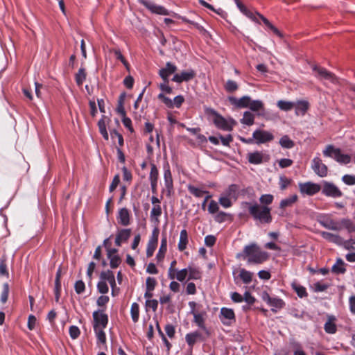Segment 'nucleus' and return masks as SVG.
I'll list each match as a JSON object with an SVG mask.
<instances>
[{
	"label": "nucleus",
	"mask_w": 355,
	"mask_h": 355,
	"mask_svg": "<svg viewBox=\"0 0 355 355\" xmlns=\"http://www.w3.org/2000/svg\"><path fill=\"white\" fill-rule=\"evenodd\" d=\"M236 257L237 258L246 259L248 263L254 264L262 263L268 258V253L261 251L255 243L245 246L243 252L238 254Z\"/></svg>",
	"instance_id": "nucleus-1"
},
{
	"label": "nucleus",
	"mask_w": 355,
	"mask_h": 355,
	"mask_svg": "<svg viewBox=\"0 0 355 355\" xmlns=\"http://www.w3.org/2000/svg\"><path fill=\"white\" fill-rule=\"evenodd\" d=\"M243 206H248L249 213L255 220H258L261 223H270L272 216L270 214V208L267 206H261L257 202L250 203L244 202Z\"/></svg>",
	"instance_id": "nucleus-2"
},
{
	"label": "nucleus",
	"mask_w": 355,
	"mask_h": 355,
	"mask_svg": "<svg viewBox=\"0 0 355 355\" xmlns=\"http://www.w3.org/2000/svg\"><path fill=\"white\" fill-rule=\"evenodd\" d=\"M206 113L212 116L213 123L220 130L225 131H231L234 125L236 124L233 119L227 120L225 119L211 108H207Z\"/></svg>",
	"instance_id": "nucleus-3"
},
{
	"label": "nucleus",
	"mask_w": 355,
	"mask_h": 355,
	"mask_svg": "<svg viewBox=\"0 0 355 355\" xmlns=\"http://www.w3.org/2000/svg\"><path fill=\"white\" fill-rule=\"evenodd\" d=\"M324 156L333 158L340 164H347L351 162L352 157L348 154L343 153L341 150L333 145H328L323 150Z\"/></svg>",
	"instance_id": "nucleus-4"
},
{
	"label": "nucleus",
	"mask_w": 355,
	"mask_h": 355,
	"mask_svg": "<svg viewBox=\"0 0 355 355\" xmlns=\"http://www.w3.org/2000/svg\"><path fill=\"white\" fill-rule=\"evenodd\" d=\"M312 70L314 72V76L320 80L329 81L333 84L338 83L337 77L324 67L313 65Z\"/></svg>",
	"instance_id": "nucleus-5"
},
{
	"label": "nucleus",
	"mask_w": 355,
	"mask_h": 355,
	"mask_svg": "<svg viewBox=\"0 0 355 355\" xmlns=\"http://www.w3.org/2000/svg\"><path fill=\"white\" fill-rule=\"evenodd\" d=\"M94 330L104 329L108 323V316L103 309L95 311L92 313Z\"/></svg>",
	"instance_id": "nucleus-6"
},
{
	"label": "nucleus",
	"mask_w": 355,
	"mask_h": 355,
	"mask_svg": "<svg viewBox=\"0 0 355 355\" xmlns=\"http://www.w3.org/2000/svg\"><path fill=\"white\" fill-rule=\"evenodd\" d=\"M322 193L327 197L340 198L343 196L342 191L334 183L327 181L322 182Z\"/></svg>",
	"instance_id": "nucleus-7"
},
{
	"label": "nucleus",
	"mask_w": 355,
	"mask_h": 355,
	"mask_svg": "<svg viewBox=\"0 0 355 355\" xmlns=\"http://www.w3.org/2000/svg\"><path fill=\"white\" fill-rule=\"evenodd\" d=\"M252 137L257 144H265L274 139L272 132L264 130L257 129L252 133Z\"/></svg>",
	"instance_id": "nucleus-8"
},
{
	"label": "nucleus",
	"mask_w": 355,
	"mask_h": 355,
	"mask_svg": "<svg viewBox=\"0 0 355 355\" xmlns=\"http://www.w3.org/2000/svg\"><path fill=\"white\" fill-rule=\"evenodd\" d=\"M164 180L165 188L163 191L166 192L168 196H170L173 189V182L168 164L164 166Z\"/></svg>",
	"instance_id": "nucleus-9"
},
{
	"label": "nucleus",
	"mask_w": 355,
	"mask_h": 355,
	"mask_svg": "<svg viewBox=\"0 0 355 355\" xmlns=\"http://www.w3.org/2000/svg\"><path fill=\"white\" fill-rule=\"evenodd\" d=\"M311 168L318 176L321 178H324L327 175V166L322 163V159L318 157H315L313 159Z\"/></svg>",
	"instance_id": "nucleus-10"
},
{
	"label": "nucleus",
	"mask_w": 355,
	"mask_h": 355,
	"mask_svg": "<svg viewBox=\"0 0 355 355\" xmlns=\"http://www.w3.org/2000/svg\"><path fill=\"white\" fill-rule=\"evenodd\" d=\"M220 320L225 325L230 326L235 322V314L233 309L226 307H223L220 309Z\"/></svg>",
	"instance_id": "nucleus-11"
},
{
	"label": "nucleus",
	"mask_w": 355,
	"mask_h": 355,
	"mask_svg": "<svg viewBox=\"0 0 355 355\" xmlns=\"http://www.w3.org/2000/svg\"><path fill=\"white\" fill-rule=\"evenodd\" d=\"M138 1L153 13L162 15H169L168 11L162 6L157 5L148 0H138Z\"/></svg>",
	"instance_id": "nucleus-12"
},
{
	"label": "nucleus",
	"mask_w": 355,
	"mask_h": 355,
	"mask_svg": "<svg viewBox=\"0 0 355 355\" xmlns=\"http://www.w3.org/2000/svg\"><path fill=\"white\" fill-rule=\"evenodd\" d=\"M299 189L302 194L313 196L319 192L321 189V187L316 183L307 182L304 183H300Z\"/></svg>",
	"instance_id": "nucleus-13"
},
{
	"label": "nucleus",
	"mask_w": 355,
	"mask_h": 355,
	"mask_svg": "<svg viewBox=\"0 0 355 355\" xmlns=\"http://www.w3.org/2000/svg\"><path fill=\"white\" fill-rule=\"evenodd\" d=\"M319 223L324 227L334 231H340L341 225L340 220L339 222L335 221L329 217H322L319 220Z\"/></svg>",
	"instance_id": "nucleus-14"
},
{
	"label": "nucleus",
	"mask_w": 355,
	"mask_h": 355,
	"mask_svg": "<svg viewBox=\"0 0 355 355\" xmlns=\"http://www.w3.org/2000/svg\"><path fill=\"white\" fill-rule=\"evenodd\" d=\"M229 102L239 108L249 107L251 98L248 96H244L240 98L234 96L228 97Z\"/></svg>",
	"instance_id": "nucleus-15"
},
{
	"label": "nucleus",
	"mask_w": 355,
	"mask_h": 355,
	"mask_svg": "<svg viewBox=\"0 0 355 355\" xmlns=\"http://www.w3.org/2000/svg\"><path fill=\"white\" fill-rule=\"evenodd\" d=\"M195 76V72L191 70H187L184 71H182L180 73H176L174 75L173 78H172V80L180 83L183 81H189L191 79H193Z\"/></svg>",
	"instance_id": "nucleus-16"
},
{
	"label": "nucleus",
	"mask_w": 355,
	"mask_h": 355,
	"mask_svg": "<svg viewBox=\"0 0 355 355\" xmlns=\"http://www.w3.org/2000/svg\"><path fill=\"white\" fill-rule=\"evenodd\" d=\"M117 221L123 226H128L130 223V211L126 208H121L119 210Z\"/></svg>",
	"instance_id": "nucleus-17"
},
{
	"label": "nucleus",
	"mask_w": 355,
	"mask_h": 355,
	"mask_svg": "<svg viewBox=\"0 0 355 355\" xmlns=\"http://www.w3.org/2000/svg\"><path fill=\"white\" fill-rule=\"evenodd\" d=\"M131 235L130 229H121L118 231L116 239L115 244L117 246H121L122 243L125 242L128 240Z\"/></svg>",
	"instance_id": "nucleus-18"
},
{
	"label": "nucleus",
	"mask_w": 355,
	"mask_h": 355,
	"mask_svg": "<svg viewBox=\"0 0 355 355\" xmlns=\"http://www.w3.org/2000/svg\"><path fill=\"white\" fill-rule=\"evenodd\" d=\"M177 70L176 66L171 64V62H167L166 67L159 70V74L161 78L165 82H168V78L170 75L175 73Z\"/></svg>",
	"instance_id": "nucleus-19"
},
{
	"label": "nucleus",
	"mask_w": 355,
	"mask_h": 355,
	"mask_svg": "<svg viewBox=\"0 0 355 355\" xmlns=\"http://www.w3.org/2000/svg\"><path fill=\"white\" fill-rule=\"evenodd\" d=\"M249 108L250 110H252L253 112H257L258 116H263L264 115L265 107H264V103H263L262 101L252 100L251 98Z\"/></svg>",
	"instance_id": "nucleus-20"
},
{
	"label": "nucleus",
	"mask_w": 355,
	"mask_h": 355,
	"mask_svg": "<svg viewBox=\"0 0 355 355\" xmlns=\"http://www.w3.org/2000/svg\"><path fill=\"white\" fill-rule=\"evenodd\" d=\"M321 236L329 242L335 243L338 245L342 243V237L337 234H333L328 232H321Z\"/></svg>",
	"instance_id": "nucleus-21"
},
{
	"label": "nucleus",
	"mask_w": 355,
	"mask_h": 355,
	"mask_svg": "<svg viewBox=\"0 0 355 355\" xmlns=\"http://www.w3.org/2000/svg\"><path fill=\"white\" fill-rule=\"evenodd\" d=\"M237 8L244 15L254 22H258L255 14L248 10L239 0H234Z\"/></svg>",
	"instance_id": "nucleus-22"
},
{
	"label": "nucleus",
	"mask_w": 355,
	"mask_h": 355,
	"mask_svg": "<svg viewBox=\"0 0 355 355\" xmlns=\"http://www.w3.org/2000/svg\"><path fill=\"white\" fill-rule=\"evenodd\" d=\"M309 104L306 101H298L295 102V114L297 116H304L308 110Z\"/></svg>",
	"instance_id": "nucleus-23"
},
{
	"label": "nucleus",
	"mask_w": 355,
	"mask_h": 355,
	"mask_svg": "<svg viewBox=\"0 0 355 355\" xmlns=\"http://www.w3.org/2000/svg\"><path fill=\"white\" fill-rule=\"evenodd\" d=\"M239 187L232 184L228 187L223 192V195L236 201L238 198Z\"/></svg>",
	"instance_id": "nucleus-24"
},
{
	"label": "nucleus",
	"mask_w": 355,
	"mask_h": 355,
	"mask_svg": "<svg viewBox=\"0 0 355 355\" xmlns=\"http://www.w3.org/2000/svg\"><path fill=\"white\" fill-rule=\"evenodd\" d=\"M264 155L261 152L255 151L248 154V162L253 164H260L263 162Z\"/></svg>",
	"instance_id": "nucleus-25"
},
{
	"label": "nucleus",
	"mask_w": 355,
	"mask_h": 355,
	"mask_svg": "<svg viewBox=\"0 0 355 355\" xmlns=\"http://www.w3.org/2000/svg\"><path fill=\"white\" fill-rule=\"evenodd\" d=\"M167 250V238L166 235H163L161 240V245L159 251L156 255V259L158 262L162 261L165 256Z\"/></svg>",
	"instance_id": "nucleus-26"
},
{
	"label": "nucleus",
	"mask_w": 355,
	"mask_h": 355,
	"mask_svg": "<svg viewBox=\"0 0 355 355\" xmlns=\"http://www.w3.org/2000/svg\"><path fill=\"white\" fill-rule=\"evenodd\" d=\"M116 252L117 250L116 249L108 250V258L110 259V267L112 268H117L121 263V259L116 254Z\"/></svg>",
	"instance_id": "nucleus-27"
},
{
	"label": "nucleus",
	"mask_w": 355,
	"mask_h": 355,
	"mask_svg": "<svg viewBox=\"0 0 355 355\" xmlns=\"http://www.w3.org/2000/svg\"><path fill=\"white\" fill-rule=\"evenodd\" d=\"M189 242L188 234L186 230H182L180 232V239L178 245V250L180 251H184L187 246Z\"/></svg>",
	"instance_id": "nucleus-28"
},
{
	"label": "nucleus",
	"mask_w": 355,
	"mask_h": 355,
	"mask_svg": "<svg viewBox=\"0 0 355 355\" xmlns=\"http://www.w3.org/2000/svg\"><path fill=\"white\" fill-rule=\"evenodd\" d=\"M298 199V197L296 194L291 195L283 200H281L279 207L282 209H285L286 207H289L293 206Z\"/></svg>",
	"instance_id": "nucleus-29"
},
{
	"label": "nucleus",
	"mask_w": 355,
	"mask_h": 355,
	"mask_svg": "<svg viewBox=\"0 0 355 355\" xmlns=\"http://www.w3.org/2000/svg\"><path fill=\"white\" fill-rule=\"evenodd\" d=\"M162 211L160 205L153 206L150 211V220L156 224L159 223V216L162 215Z\"/></svg>",
	"instance_id": "nucleus-30"
},
{
	"label": "nucleus",
	"mask_w": 355,
	"mask_h": 355,
	"mask_svg": "<svg viewBox=\"0 0 355 355\" xmlns=\"http://www.w3.org/2000/svg\"><path fill=\"white\" fill-rule=\"evenodd\" d=\"M188 270V279L197 280L201 278V272L200 269L195 266H189Z\"/></svg>",
	"instance_id": "nucleus-31"
},
{
	"label": "nucleus",
	"mask_w": 355,
	"mask_h": 355,
	"mask_svg": "<svg viewBox=\"0 0 355 355\" xmlns=\"http://www.w3.org/2000/svg\"><path fill=\"white\" fill-rule=\"evenodd\" d=\"M268 305L271 306L272 311L277 312V310L283 308V306L285 305V303L280 298L272 297Z\"/></svg>",
	"instance_id": "nucleus-32"
},
{
	"label": "nucleus",
	"mask_w": 355,
	"mask_h": 355,
	"mask_svg": "<svg viewBox=\"0 0 355 355\" xmlns=\"http://www.w3.org/2000/svg\"><path fill=\"white\" fill-rule=\"evenodd\" d=\"M277 105L281 110L288 112L294 108L295 102L279 100L277 101Z\"/></svg>",
	"instance_id": "nucleus-33"
},
{
	"label": "nucleus",
	"mask_w": 355,
	"mask_h": 355,
	"mask_svg": "<svg viewBox=\"0 0 355 355\" xmlns=\"http://www.w3.org/2000/svg\"><path fill=\"white\" fill-rule=\"evenodd\" d=\"M96 336L97 338V344L100 349H102L103 347L105 345L106 343V336L103 331V329L94 330Z\"/></svg>",
	"instance_id": "nucleus-34"
},
{
	"label": "nucleus",
	"mask_w": 355,
	"mask_h": 355,
	"mask_svg": "<svg viewBox=\"0 0 355 355\" xmlns=\"http://www.w3.org/2000/svg\"><path fill=\"white\" fill-rule=\"evenodd\" d=\"M239 275L244 284H248L252 282L253 274L244 268H241L239 270Z\"/></svg>",
	"instance_id": "nucleus-35"
},
{
	"label": "nucleus",
	"mask_w": 355,
	"mask_h": 355,
	"mask_svg": "<svg viewBox=\"0 0 355 355\" xmlns=\"http://www.w3.org/2000/svg\"><path fill=\"white\" fill-rule=\"evenodd\" d=\"M291 286L300 297L302 298V297L307 296L308 294H307L305 287L301 286L297 282H293L291 284Z\"/></svg>",
	"instance_id": "nucleus-36"
},
{
	"label": "nucleus",
	"mask_w": 355,
	"mask_h": 355,
	"mask_svg": "<svg viewBox=\"0 0 355 355\" xmlns=\"http://www.w3.org/2000/svg\"><path fill=\"white\" fill-rule=\"evenodd\" d=\"M254 121V115L250 111H246L243 113V118L241 119V123L247 125H252Z\"/></svg>",
	"instance_id": "nucleus-37"
},
{
	"label": "nucleus",
	"mask_w": 355,
	"mask_h": 355,
	"mask_svg": "<svg viewBox=\"0 0 355 355\" xmlns=\"http://www.w3.org/2000/svg\"><path fill=\"white\" fill-rule=\"evenodd\" d=\"M334 317H329V320L324 324V330L328 334H335L336 331V326L334 322Z\"/></svg>",
	"instance_id": "nucleus-38"
},
{
	"label": "nucleus",
	"mask_w": 355,
	"mask_h": 355,
	"mask_svg": "<svg viewBox=\"0 0 355 355\" xmlns=\"http://www.w3.org/2000/svg\"><path fill=\"white\" fill-rule=\"evenodd\" d=\"M345 263L341 259H338L332 266V271L337 274H343L345 272Z\"/></svg>",
	"instance_id": "nucleus-39"
},
{
	"label": "nucleus",
	"mask_w": 355,
	"mask_h": 355,
	"mask_svg": "<svg viewBox=\"0 0 355 355\" xmlns=\"http://www.w3.org/2000/svg\"><path fill=\"white\" fill-rule=\"evenodd\" d=\"M130 315L134 322H137L139 318V306L137 303L134 302L131 305Z\"/></svg>",
	"instance_id": "nucleus-40"
},
{
	"label": "nucleus",
	"mask_w": 355,
	"mask_h": 355,
	"mask_svg": "<svg viewBox=\"0 0 355 355\" xmlns=\"http://www.w3.org/2000/svg\"><path fill=\"white\" fill-rule=\"evenodd\" d=\"M341 229L343 227L347 230L348 232L352 233L355 231V225L348 218H343L340 220Z\"/></svg>",
	"instance_id": "nucleus-41"
},
{
	"label": "nucleus",
	"mask_w": 355,
	"mask_h": 355,
	"mask_svg": "<svg viewBox=\"0 0 355 355\" xmlns=\"http://www.w3.org/2000/svg\"><path fill=\"white\" fill-rule=\"evenodd\" d=\"M189 191L196 196V198H200L204 193H208V191H204L200 188L196 187L191 184L187 186Z\"/></svg>",
	"instance_id": "nucleus-42"
},
{
	"label": "nucleus",
	"mask_w": 355,
	"mask_h": 355,
	"mask_svg": "<svg viewBox=\"0 0 355 355\" xmlns=\"http://www.w3.org/2000/svg\"><path fill=\"white\" fill-rule=\"evenodd\" d=\"M159 177V171L154 164H150V172L149 175V180L150 182H157Z\"/></svg>",
	"instance_id": "nucleus-43"
},
{
	"label": "nucleus",
	"mask_w": 355,
	"mask_h": 355,
	"mask_svg": "<svg viewBox=\"0 0 355 355\" xmlns=\"http://www.w3.org/2000/svg\"><path fill=\"white\" fill-rule=\"evenodd\" d=\"M279 144L285 148H292L294 146V142L287 136L284 135L281 137Z\"/></svg>",
	"instance_id": "nucleus-44"
},
{
	"label": "nucleus",
	"mask_w": 355,
	"mask_h": 355,
	"mask_svg": "<svg viewBox=\"0 0 355 355\" xmlns=\"http://www.w3.org/2000/svg\"><path fill=\"white\" fill-rule=\"evenodd\" d=\"M233 201L234 200L232 199L227 198L223 194L220 195L218 199V202L220 203V205L225 209L232 207Z\"/></svg>",
	"instance_id": "nucleus-45"
},
{
	"label": "nucleus",
	"mask_w": 355,
	"mask_h": 355,
	"mask_svg": "<svg viewBox=\"0 0 355 355\" xmlns=\"http://www.w3.org/2000/svg\"><path fill=\"white\" fill-rule=\"evenodd\" d=\"M86 79V73L85 69L83 68L79 69L76 75V82L78 85L80 86Z\"/></svg>",
	"instance_id": "nucleus-46"
},
{
	"label": "nucleus",
	"mask_w": 355,
	"mask_h": 355,
	"mask_svg": "<svg viewBox=\"0 0 355 355\" xmlns=\"http://www.w3.org/2000/svg\"><path fill=\"white\" fill-rule=\"evenodd\" d=\"M274 197L271 194H263L261 195L259 198V201L261 204H262L261 206H267L270 205L273 201Z\"/></svg>",
	"instance_id": "nucleus-47"
},
{
	"label": "nucleus",
	"mask_w": 355,
	"mask_h": 355,
	"mask_svg": "<svg viewBox=\"0 0 355 355\" xmlns=\"http://www.w3.org/2000/svg\"><path fill=\"white\" fill-rule=\"evenodd\" d=\"M238 88V84L232 80H228L225 85V89L227 92H234L236 91Z\"/></svg>",
	"instance_id": "nucleus-48"
},
{
	"label": "nucleus",
	"mask_w": 355,
	"mask_h": 355,
	"mask_svg": "<svg viewBox=\"0 0 355 355\" xmlns=\"http://www.w3.org/2000/svg\"><path fill=\"white\" fill-rule=\"evenodd\" d=\"M200 337V334L198 332H193L188 334L186 336V341L189 345H193L197 339Z\"/></svg>",
	"instance_id": "nucleus-49"
},
{
	"label": "nucleus",
	"mask_w": 355,
	"mask_h": 355,
	"mask_svg": "<svg viewBox=\"0 0 355 355\" xmlns=\"http://www.w3.org/2000/svg\"><path fill=\"white\" fill-rule=\"evenodd\" d=\"M188 276L187 268L182 270H177L176 279L179 282H184Z\"/></svg>",
	"instance_id": "nucleus-50"
},
{
	"label": "nucleus",
	"mask_w": 355,
	"mask_h": 355,
	"mask_svg": "<svg viewBox=\"0 0 355 355\" xmlns=\"http://www.w3.org/2000/svg\"><path fill=\"white\" fill-rule=\"evenodd\" d=\"M340 245L343 246L347 250H355V240L349 239L347 241H345L342 238V243H340Z\"/></svg>",
	"instance_id": "nucleus-51"
},
{
	"label": "nucleus",
	"mask_w": 355,
	"mask_h": 355,
	"mask_svg": "<svg viewBox=\"0 0 355 355\" xmlns=\"http://www.w3.org/2000/svg\"><path fill=\"white\" fill-rule=\"evenodd\" d=\"M219 211V206L215 200H211L208 205V211L209 214H214Z\"/></svg>",
	"instance_id": "nucleus-52"
},
{
	"label": "nucleus",
	"mask_w": 355,
	"mask_h": 355,
	"mask_svg": "<svg viewBox=\"0 0 355 355\" xmlns=\"http://www.w3.org/2000/svg\"><path fill=\"white\" fill-rule=\"evenodd\" d=\"M110 135L112 139H117L120 147L123 145V138L121 134L114 130L110 132Z\"/></svg>",
	"instance_id": "nucleus-53"
},
{
	"label": "nucleus",
	"mask_w": 355,
	"mask_h": 355,
	"mask_svg": "<svg viewBox=\"0 0 355 355\" xmlns=\"http://www.w3.org/2000/svg\"><path fill=\"white\" fill-rule=\"evenodd\" d=\"M97 289L98 292L102 294L107 293L109 291L107 282H105V281H100L97 284Z\"/></svg>",
	"instance_id": "nucleus-54"
},
{
	"label": "nucleus",
	"mask_w": 355,
	"mask_h": 355,
	"mask_svg": "<svg viewBox=\"0 0 355 355\" xmlns=\"http://www.w3.org/2000/svg\"><path fill=\"white\" fill-rule=\"evenodd\" d=\"M114 277L113 272L110 270H107L103 272L101 274V281H105V282H109V281L112 280Z\"/></svg>",
	"instance_id": "nucleus-55"
},
{
	"label": "nucleus",
	"mask_w": 355,
	"mask_h": 355,
	"mask_svg": "<svg viewBox=\"0 0 355 355\" xmlns=\"http://www.w3.org/2000/svg\"><path fill=\"white\" fill-rule=\"evenodd\" d=\"M343 182L347 185L355 184V175H345L342 178Z\"/></svg>",
	"instance_id": "nucleus-56"
},
{
	"label": "nucleus",
	"mask_w": 355,
	"mask_h": 355,
	"mask_svg": "<svg viewBox=\"0 0 355 355\" xmlns=\"http://www.w3.org/2000/svg\"><path fill=\"white\" fill-rule=\"evenodd\" d=\"M114 53L116 55V59L119 60L123 64V65L125 66V67L129 70V64L128 63V62L125 60V59L124 58V57L123 56V55L121 54V51L119 50H117V49H115L114 51Z\"/></svg>",
	"instance_id": "nucleus-57"
},
{
	"label": "nucleus",
	"mask_w": 355,
	"mask_h": 355,
	"mask_svg": "<svg viewBox=\"0 0 355 355\" xmlns=\"http://www.w3.org/2000/svg\"><path fill=\"white\" fill-rule=\"evenodd\" d=\"M156 280L154 277H147L146 281V290L153 291L156 286Z\"/></svg>",
	"instance_id": "nucleus-58"
},
{
	"label": "nucleus",
	"mask_w": 355,
	"mask_h": 355,
	"mask_svg": "<svg viewBox=\"0 0 355 355\" xmlns=\"http://www.w3.org/2000/svg\"><path fill=\"white\" fill-rule=\"evenodd\" d=\"M158 98L162 101L166 106H167L169 108H173V103L172 100L166 96H164V94L161 93L158 95Z\"/></svg>",
	"instance_id": "nucleus-59"
},
{
	"label": "nucleus",
	"mask_w": 355,
	"mask_h": 355,
	"mask_svg": "<svg viewBox=\"0 0 355 355\" xmlns=\"http://www.w3.org/2000/svg\"><path fill=\"white\" fill-rule=\"evenodd\" d=\"M157 244L154 243L148 242L147 249H146V256L148 257H150L153 256Z\"/></svg>",
	"instance_id": "nucleus-60"
},
{
	"label": "nucleus",
	"mask_w": 355,
	"mask_h": 355,
	"mask_svg": "<svg viewBox=\"0 0 355 355\" xmlns=\"http://www.w3.org/2000/svg\"><path fill=\"white\" fill-rule=\"evenodd\" d=\"M329 285L320 282H316L313 284V290L315 292H322L327 289Z\"/></svg>",
	"instance_id": "nucleus-61"
},
{
	"label": "nucleus",
	"mask_w": 355,
	"mask_h": 355,
	"mask_svg": "<svg viewBox=\"0 0 355 355\" xmlns=\"http://www.w3.org/2000/svg\"><path fill=\"white\" fill-rule=\"evenodd\" d=\"M194 322L198 324V326L200 328H205L204 326V318L202 315L200 313H194L193 314Z\"/></svg>",
	"instance_id": "nucleus-62"
},
{
	"label": "nucleus",
	"mask_w": 355,
	"mask_h": 355,
	"mask_svg": "<svg viewBox=\"0 0 355 355\" xmlns=\"http://www.w3.org/2000/svg\"><path fill=\"white\" fill-rule=\"evenodd\" d=\"M75 291L78 294H80L84 292L85 286V283L82 280L77 281L75 283Z\"/></svg>",
	"instance_id": "nucleus-63"
},
{
	"label": "nucleus",
	"mask_w": 355,
	"mask_h": 355,
	"mask_svg": "<svg viewBox=\"0 0 355 355\" xmlns=\"http://www.w3.org/2000/svg\"><path fill=\"white\" fill-rule=\"evenodd\" d=\"M291 184V180L285 176L279 178V187L282 190H284Z\"/></svg>",
	"instance_id": "nucleus-64"
}]
</instances>
